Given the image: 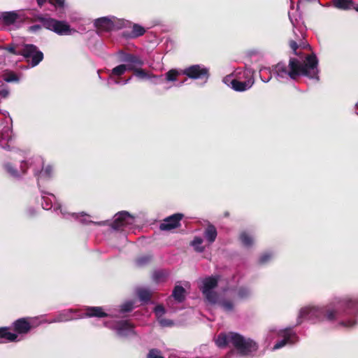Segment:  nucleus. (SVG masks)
<instances>
[{"mask_svg": "<svg viewBox=\"0 0 358 358\" xmlns=\"http://www.w3.org/2000/svg\"><path fill=\"white\" fill-rule=\"evenodd\" d=\"M317 66V58L315 54H312L306 56L303 62L294 57L289 59L288 66L283 62H279L274 66V70L281 78L288 76L290 78L296 80L299 76H303L318 80Z\"/></svg>", "mask_w": 358, "mask_h": 358, "instance_id": "obj_1", "label": "nucleus"}, {"mask_svg": "<svg viewBox=\"0 0 358 358\" xmlns=\"http://www.w3.org/2000/svg\"><path fill=\"white\" fill-rule=\"evenodd\" d=\"M338 315L337 310L330 308H316L305 307L301 309L297 324L302 322L303 319L313 320L315 317L320 320H327L328 321H334Z\"/></svg>", "mask_w": 358, "mask_h": 358, "instance_id": "obj_2", "label": "nucleus"}, {"mask_svg": "<svg viewBox=\"0 0 358 358\" xmlns=\"http://www.w3.org/2000/svg\"><path fill=\"white\" fill-rule=\"evenodd\" d=\"M230 343L241 356H248L258 350L257 343L251 338H245L242 335L230 332Z\"/></svg>", "mask_w": 358, "mask_h": 358, "instance_id": "obj_3", "label": "nucleus"}, {"mask_svg": "<svg viewBox=\"0 0 358 358\" xmlns=\"http://www.w3.org/2000/svg\"><path fill=\"white\" fill-rule=\"evenodd\" d=\"M36 21L41 22L43 27L52 31L58 35H70L71 34L70 25L64 21L45 17L41 15H37L35 19H31V22Z\"/></svg>", "mask_w": 358, "mask_h": 358, "instance_id": "obj_4", "label": "nucleus"}, {"mask_svg": "<svg viewBox=\"0 0 358 358\" xmlns=\"http://www.w3.org/2000/svg\"><path fill=\"white\" fill-rule=\"evenodd\" d=\"M21 56L28 62L31 59V66H37L44 58L43 53L34 44L24 43L21 47Z\"/></svg>", "mask_w": 358, "mask_h": 358, "instance_id": "obj_5", "label": "nucleus"}, {"mask_svg": "<svg viewBox=\"0 0 358 358\" xmlns=\"http://www.w3.org/2000/svg\"><path fill=\"white\" fill-rule=\"evenodd\" d=\"M94 26L96 29L110 31L113 29H120L124 26L125 22L124 20H118L114 17L110 18L108 17H103L95 20Z\"/></svg>", "mask_w": 358, "mask_h": 358, "instance_id": "obj_6", "label": "nucleus"}, {"mask_svg": "<svg viewBox=\"0 0 358 358\" xmlns=\"http://www.w3.org/2000/svg\"><path fill=\"white\" fill-rule=\"evenodd\" d=\"M205 294L206 300L210 304H217L225 311H232L234 309V303L232 301L226 299L223 296L224 292H203Z\"/></svg>", "mask_w": 358, "mask_h": 358, "instance_id": "obj_7", "label": "nucleus"}, {"mask_svg": "<svg viewBox=\"0 0 358 358\" xmlns=\"http://www.w3.org/2000/svg\"><path fill=\"white\" fill-rule=\"evenodd\" d=\"M245 81H240L231 78V76L224 78V81L230 82L231 88L236 92H244L250 89L255 83V78L249 71H245L243 73Z\"/></svg>", "mask_w": 358, "mask_h": 358, "instance_id": "obj_8", "label": "nucleus"}, {"mask_svg": "<svg viewBox=\"0 0 358 358\" xmlns=\"http://www.w3.org/2000/svg\"><path fill=\"white\" fill-rule=\"evenodd\" d=\"M182 73L187 76L189 78L194 80H208L210 76L208 69L199 64L192 65L185 69L182 71Z\"/></svg>", "mask_w": 358, "mask_h": 358, "instance_id": "obj_9", "label": "nucleus"}, {"mask_svg": "<svg viewBox=\"0 0 358 358\" xmlns=\"http://www.w3.org/2000/svg\"><path fill=\"white\" fill-rule=\"evenodd\" d=\"M83 317L78 309H66L59 312L51 320V322H66Z\"/></svg>", "mask_w": 358, "mask_h": 358, "instance_id": "obj_10", "label": "nucleus"}, {"mask_svg": "<svg viewBox=\"0 0 358 358\" xmlns=\"http://www.w3.org/2000/svg\"><path fill=\"white\" fill-rule=\"evenodd\" d=\"M134 217L127 211H122L116 214L115 218L110 226L115 230H119L123 227L133 224Z\"/></svg>", "mask_w": 358, "mask_h": 358, "instance_id": "obj_11", "label": "nucleus"}, {"mask_svg": "<svg viewBox=\"0 0 358 358\" xmlns=\"http://www.w3.org/2000/svg\"><path fill=\"white\" fill-rule=\"evenodd\" d=\"M121 61L126 63L127 71L134 72V69H137L144 65L143 60L138 56L131 53H122Z\"/></svg>", "mask_w": 358, "mask_h": 358, "instance_id": "obj_12", "label": "nucleus"}, {"mask_svg": "<svg viewBox=\"0 0 358 358\" xmlns=\"http://www.w3.org/2000/svg\"><path fill=\"white\" fill-rule=\"evenodd\" d=\"M184 217L182 213H176L166 218L160 224L159 229L162 231H170L180 226V220Z\"/></svg>", "mask_w": 358, "mask_h": 358, "instance_id": "obj_13", "label": "nucleus"}, {"mask_svg": "<svg viewBox=\"0 0 358 358\" xmlns=\"http://www.w3.org/2000/svg\"><path fill=\"white\" fill-rule=\"evenodd\" d=\"M340 306L346 314L355 315L358 313L357 299H345L341 302Z\"/></svg>", "mask_w": 358, "mask_h": 358, "instance_id": "obj_14", "label": "nucleus"}, {"mask_svg": "<svg viewBox=\"0 0 358 358\" xmlns=\"http://www.w3.org/2000/svg\"><path fill=\"white\" fill-rule=\"evenodd\" d=\"M134 325L127 320H122L117 324V332L119 336H126L129 334H136L134 330Z\"/></svg>", "mask_w": 358, "mask_h": 358, "instance_id": "obj_15", "label": "nucleus"}, {"mask_svg": "<svg viewBox=\"0 0 358 358\" xmlns=\"http://www.w3.org/2000/svg\"><path fill=\"white\" fill-rule=\"evenodd\" d=\"M81 315L83 317H106L108 316V314L105 313L103 310V308L100 306H87L85 308V312L84 313H81Z\"/></svg>", "mask_w": 358, "mask_h": 358, "instance_id": "obj_16", "label": "nucleus"}, {"mask_svg": "<svg viewBox=\"0 0 358 358\" xmlns=\"http://www.w3.org/2000/svg\"><path fill=\"white\" fill-rule=\"evenodd\" d=\"M13 328L15 332L22 334L31 329V325L25 318H20L13 323Z\"/></svg>", "mask_w": 358, "mask_h": 358, "instance_id": "obj_17", "label": "nucleus"}, {"mask_svg": "<svg viewBox=\"0 0 358 358\" xmlns=\"http://www.w3.org/2000/svg\"><path fill=\"white\" fill-rule=\"evenodd\" d=\"M201 291H211L217 286L218 277L209 276L201 280Z\"/></svg>", "mask_w": 358, "mask_h": 358, "instance_id": "obj_18", "label": "nucleus"}, {"mask_svg": "<svg viewBox=\"0 0 358 358\" xmlns=\"http://www.w3.org/2000/svg\"><path fill=\"white\" fill-rule=\"evenodd\" d=\"M145 33V29L143 27L138 24H134L131 31H124L123 36L127 38H135L143 36Z\"/></svg>", "mask_w": 358, "mask_h": 358, "instance_id": "obj_19", "label": "nucleus"}, {"mask_svg": "<svg viewBox=\"0 0 358 358\" xmlns=\"http://www.w3.org/2000/svg\"><path fill=\"white\" fill-rule=\"evenodd\" d=\"M169 275V271L165 269H159L153 271L152 278L155 282L161 283L165 282Z\"/></svg>", "mask_w": 358, "mask_h": 358, "instance_id": "obj_20", "label": "nucleus"}, {"mask_svg": "<svg viewBox=\"0 0 358 358\" xmlns=\"http://www.w3.org/2000/svg\"><path fill=\"white\" fill-rule=\"evenodd\" d=\"M217 236V232L215 227L213 224H208L204 231V237L208 243H213Z\"/></svg>", "mask_w": 358, "mask_h": 358, "instance_id": "obj_21", "label": "nucleus"}, {"mask_svg": "<svg viewBox=\"0 0 358 358\" xmlns=\"http://www.w3.org/2000/svg\"><path fill=\"white\" fill-rule=\"evenodd\" d=\"M133 74L134 76L140 80H149L152 78H156V76L146 70L139 67L137 69H134Z\"/></svg>", "mask_w": 358, "mask_h": 358, "instance_id": "obj_22", "label": "nucleus"}, {"mask_svg": "<svg viewBox=\"0 0 358 358\" xmlns=\"http://www.w3.org/2000/svg\"><path fill=\"white\" fill-rule=\"evenodd\" d=\"M17 334L11 333L10 328L7 327H0V338L5 339L8 341L13 342L16 341Z\"/></svg>", "mask_w": 358, "mask_h": 358, "instance_id": "obj_23", "label": "nucleus"}, {"mask_svg": "<svg viewBox=\"0 0 358 358\" xmlns=\"http://www.w3.org/2000/svg\"><path fill=\"white\" fill-rule=\"evenodd\" d=\"M16 11L3 12L1 15L3 22L6 25L13 24L16 22Z\"/></svg>", "mask_w": 358, "mask_h": 358, "instance_id": "obj_24", "label": "nucleus"}, {"mask_svg": "<svg viewBox=\"0 0 358 358\" xmlns=\"http://www.w3.org/2000/svg\"><path fill=\"white\" fill-rule=\"evenodd\" d=\"M138 306H139V305L136 304V300H129L120 305V312L121 313H129L132 311L135 307Z\"/></svg>", "mask_w": 358, "mask_h": 358, "instance_id": "obj_25", "label": "nucleus"}, {"mask_svg": "<svg viewBox=\"0 0 358 358\" xmlns=\"http://www.w3.org/2000/svg\"><path fill=\"white\" fill-rule=\"evenodd\" d=\"M216 345L221 348L227 347L230 343V332L228 334L221 333L217 336L215 341Z\"/></svg>", "mask_w": 358, "mask_h": 358, "instance_id": "obj_26", "label": "nucleus"}, {"mask_svg": "<svg viewBox=\"0 0 358 358\" xmlns=\"http://www.w3.org/2000/svg\"><path fill=\"white\" fill-rule=\"evenodd\" d=\"M239 240L245 247H250L253 244L252 237L246 231H242L239 235Z\"/></svg>", "mask_w": 358, "mask_h": 358, "instance_id": "obj_27", "label": "nucleus"}, {"mask_svg": "<svg viewBox=\"0 0 358 358\" xmlns=\"http://www.w3.org/2000/svg\"><path fill=\"white\" fill-rule=\"evenodd\" d=\"M152 259V257L150 255H143L135 259V263L138 267H143L148 265Z\"/></svg>", "mask_w": 358, "mask_h": 358, "instance_id": "obj_28", "label": "nucleus"}, {"mask_svg": "<svg viewBox=\"0 0 358 358\" xmlns=\"http://www.w3.org/2000/svg\"><path fill=\"white\" fill-rule=\"evenodd\" d=\"M126 71H127L126 65L124 64H120L112 69L109 77L110 79H113L114 76H121Z\"/></svg>", "mask_w": 358, "mask_h": 358, "instance_id": "obj_29", "label": "nucleus"}, {"mask_svg": "<svg viewBox=\"0 0 358 358\" xmlns=\"http://www.w3.org/2000/svg\"><path fill=\"white\" fill-rule=\"evenodd\" d=\"M282 336H283L284 338L282 340L277 342L275 344L273 349H280V348H282L283 346H285L289 341L290 336H291L289 331H288V330L284 331Z\"/></svg>", "mask_w": 358, "mask_h": 358, "instance_id": "obj_30", "label": "nucleus"}, {"mask_svg": "<svg viewBox=\"0 0 358 358\" xmlns=\"http://www.w3.org/2000/svg\"><path fill=\"white\" fill-rule=\"evenodd\" d=\"M182 73V71H179L177 69H173L169 70L168 72L166 73V80L167 81H176L178 79V77Z\"/></svg>", "mask_w": 358, "mask_h": 358, "instance_id": "obj_31", "label": "nucleus"}, {"mask_svg": "<svg viewBox=\"0 0 358 358\" xmlns=\"http://www.w3.org/2000/svg\"><path fill=\"white\" fill-rule=\"evenodd\" d=\"M353 4L352 0H334V5L340 9H348Z\"/></svg>", "mask_w": 358, "mask_h": 358, "instance_id": "obj_32", "label": "nucleus"}, {"mask_svg": "<svg viewBox=\"0 0 358 358\" xmlns=\"http://www.w3.org/2000/svg\"><path fill=\"white\" fill-rule=\"evenodd\" d=\"M52 166L50 165H47L45 167H43L39 172L38 176L41 178L49 179L52 176Z\"/></svg>", "mask_w": 358, "mask_h": 358, "instance_id": "obj_33", "label": "nucleus"}, {"mask_svg": "<svg viewBox=\"0 0 358 358\" xmlns=\"http://www.w3.org/2000/svg\"><path fill=\"white\" fill-rule=\"evenodd\" d=\"M203 243V239L201 237L196 236L191 243V245L194 247L196 252H202L204 250V248L201 245Z\"/></svg>", "mask_w": 358, "mask_h": 358, "instance_id": "obj_34", "label": "nucleus"}, {"mask_svg": "<svg viewBox=\"0 0 358 358\" xmlns=\"http://www.w3.org/2000/svg\"><path fill=\"white\" fill-rule=\"evenodd\" d=\"M138 296L142 304L148 303L152 297V292H138Z\"/></svg>", "mask_w": 358, "mask_h": 358, "instance_id": "obj_35", "label": "nucleus"}, {"mask_svg": "<svg viewBox=\"0 0 358 358\" xmlns=\"http://www.w3.org/2000/svg\"><path fill=\"white\" fill-rule=\"evenodd\" d=\"M17 45L14 43L8 44L3 49L14 55H21V48L17 50Z\"/></svg>", "mask_w": 358, "mask_h": 358, "instance_id": "obj_36", "label": "nucleus"}, {"mask_svg": "<svg viewBox=\"0 0 358 358\" xmlns=\"http://www.w3.org/2000/svg\"><path fill=\"white\" fill-rule=\"evenodd\" d=\"M3 80L7 83L17 82L19 80V78L15 73L9 71L4 74Z\"/></svg>", "mask_w": 358, "mask_h": 358, "instance_id": "obj_37", "label": "nucleus"}, {"mask_svg": "<svg viewBox=\"0 0 358 358\" xmlns=\"http://www.w3.org/2000/svg\"><path fill=\"white\" fill-rule=\"evenodd\" d=\"M6 171L13 177L17 178L19 176L17 169L10 163H7L4 165Z\"/></svg>", "mask_w": 358, "mask_h": 358, "instance_id": "obj_38", "label": "nucleus"}, {"mask_svg": "<svg viewBox=\"0 0 358 358\" xmlns=\"http://www.w3.org/2000/svg\"><path fill=\"white\" fill-rule=\"evenodd\" d=\"M185 292H172L171 296L169 297V300L173 298L178 303H181L185 299Z\"/></svg>", "mask_w": 358, "mask_h": 358, "instance_id": "obj_39", "label": "nucleus"}, {"mask_svg": "<svg viewBox=\"0 0 358 358\" xmlns=\"http://www.w3.org/2000/svg\"><path fill=\"white\" fill-rule=\"evenodd\" d=\"M147 358H164V357L162 355L159 350L152 348L149 350V352L147 355Z\"/></svg>", "mask_w": 358, "mask_h": 358, "instance_id": "obj_40", "label": "nucleus"}, {"mask_svg": "<svg viewBox=\"0 0 358 358\" xmlns=\"http://www.w3.org/2000/svg\"><path fill=\"white\" fill-rule=\"evenodd\" d=\"M154 313L157 318L159 319L166 313V310L163 305L159 304L155 307Z\"/></svg>", "mask_w": 358, "mask_h": 358, "instance_id": "obj_41", "label": "nucleus"}, {"mask_svg": "<svg viewBox=\"0 0 358 358\" xmlns=\"http://www.w3.org/2000/svg\"><path fill=\"white\" fill-rule=\"evenodd\" d=\"M17 17H16V22L18 21L20 22H24L26 20H28L29 22H31V19L29 17H27L24 13L22 10H17L16 11Z\"/></svg>", "mask_w": 358, "mask_h": 358, "instance_id": "obj_42", "label": "nucleus"}, {"mask_svg": "<svg viewBox=\"0 0 358 358\" xmlns=\"http://www.w3.org/2000/svg\"><path fill=\"white\" fill-rule=\"evenodd\" d=\"M272 258V254L270 252H266L262 254L259 259V262L260 264H264L267 263L268 261H270Z\"/></svg>", "mask_w": 358, "mask_h": 358, "instance_id": "obj_43", "label": "nucleus"}, {"mask_svg": "<svg viewBox=\"0 0 358 358\" xmlns=\"http://www.w3.org/2000/svg\"><path fill=\"white\" fill-rule=\"evenodd\" d=\"M159 324L163 327H172L174 324V322L173 320L169 319L163 318L162 317L157 319Z\"/></svg>", "mask_w": 358, "mask_h": 358, "instance_id": "obj_44", "label": "nucleus"}, {"mask_svg": "<svg viewBox=\"0 0 358 358\" xmlns=\"http://www.w3.org/2000/svg\"><path fill=\"white\" fill-rule=\"evenodd\" d=\"M48 2L56 8H62L64 5V0H48Z\"/></svg>", "mask_w": 358, "mask_h": 358, "instance_id": "obj_45", "label": "nucleus"}, {"mask_svg": "<svg viewBox=\"0 0 358 358\" xmlns=\"http://www.w3.org/2000/svg\"><path fill=\"white\" fill-rule=\"evenodd\" d=\"M289 45L290 48L293 50L294 54L295 55H299V53L297 52V49L299 48L297 43L295 41L291 40L289 42Z\"/></svg>", "mask_w": 358, "mask_h": 358, "instance_id": "obj_46", "label": "nucleus"}, {"mask_svg": "<svg viewBox=\"0 0 358 358\" xmlns=\"http://www.w3.org/2000/svg\"><path fill=\"white\" fill-rule=\"evenodd\" d=\"M43 24H34L28 27V31L31 33H36L42 29Z\"/></svg>", "mask_w": 358, "mask_h": 358, "instance_id": "obj_47", "label": "nucleus"}, {"mask_svg": "<svg viewBox=\"0 0 358 358\" xmlns=\"http://www.w3.org/2000/svg\"><path fill=\"white\" fill-rule=\"evenodd\" d=\"M340 325L345 327H352L357 324V321L353 320H349L348 322H341L339 323Z\"/></svg>", "mask_w": 358, "mask_h": 358, "instance_id": "obj_48", "label": "nucleus"}, {"mask_svg": "<svg viewBox=\"0 0 358 358\" xmlns=\"http://www.w3.org/2000/svg\"><path fill=\"white\" fill-rule=\"evenodd\" d=\"M9 90L8 89H2L0 90V97L1 98H7L9 95Z\"/></svg>", "mask_w": 358, "mask_h": 358, "instance_id": "obj_49", "label": "nucleus"}, {"mask_svg": "<svg viewBox=\"0 0 358 358\" xmlns=\"http://www.w3.org/2000/svg\"><path fill=\"white\" fill-rule=\"evenodd\" d=\"M173 291H185V288L182 285L177 284L174 287Z\"/></svg>", "mask_w": 358, "mask_h": 358, "instance_id": "obj_50", "label": "nucleus"}, {"mask_svg": "<svg viewBox=\"0 0 358 358\" xmlns=\"http://www.w3.org/2000/svg\"><path fill=\"white\" fill-rule=\"evenodd\" d=\"M37 3L39 7H42V6L47 1V0H36Z\"/></svg>", "mask_w": 358, "mask_h": 358, "instance_id": "obj_51", "label": "nucleus"}, {"mask_svg": "<svg viewBox=\"0 0 358 358\" xmlns=\"http://www.w3.org/2000/svg\"><path fill=\"white\" fill-rule=\"evenodd\" d=\"M183 285H184V286H183V287L185 288V289H190V284H189V282H185L183 283Z\"/></svg>", "mask_w": 358, "mask_h": 358, "instance_id": "obj_52", "label": "nucleus"}, {"mask_svg": "<svg viewBox=\"0 0 358 358\" xmlns=\"http://www.w3.org/2000/svg\"><path fill=\"white\" fill-rule=\"evenodd\" d=\"M247 292H238V297L243 299Z\"/></svg>", "mask_w": 358, "mask_h": 358, "instance_id": "obj_53", "label": "nucleus"}, {"mask_svg": "<svg viewBox=\"0 0 358 358\" xmlns=\"http://www.w3.org/2000/svg\"><path fill=\"white\" fill-rule=\"evenodd\" d=\"M108 221H103V222H99L97 223L98 225H106L107 224Z\"/></svg>", "mask_w": 358, "mask_h": 358, "instance_id": "obj_54", "label": "nucleus"}, {"mask_svg": "<svg viewBox=\"0 0 358 358\" xmlns=\"http://www.w3.org/2000/svg\"><path fill=\"white\" fill-rule=\"evenodd\" d=\"M229 212H225L224 213V217H229Z\"/></svg>", "mask_w": 358, "mask_h": 358, "instance_id": "obj_55", "label": "nucleus"}, {"mask_svg": "<svg viewBox=\"0 0 358 358\" xmlns=\"http://www.w3.org/2000/svg\"><path fill=\"white\" fill-rule=\"evenodd\" d=\"M51 208V205H49L48 203H47V204H46V207H45V208H46V209H48V208Z\"/></svg>", "mask_w": 358, "mask_h": 358, "instance_id": "obj_56", "label": "nucleus"}, {"mask_svg": "<svg viewBox=\"0 0 358 358\" xmlns=\"http://www.w3.org/2000/svg\"><path fill=\"white\" fill-rule=\"evenodd\" d=\"M355 10L358 11V6L354 8Z\"/></svg>", "mask_w": 358, "mask_h": 358, "instance_id": "obj_57", "label": "nucleus"}, {"mask_svg": "<svg viewBox=\"0 0 358 358\" xmlns=\"http://www.w3.org/2000/svg\"><path fill=\"white\" fill-rule=\"evenodd\" d=\"M137 291L141 292V291H145V289H138Z\"/></svg>", "mask_w": 358, "mask_h": 358, "instance_id": "obj_58", "label": "nucleus"}]
</instances>
